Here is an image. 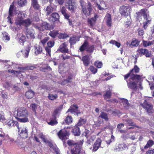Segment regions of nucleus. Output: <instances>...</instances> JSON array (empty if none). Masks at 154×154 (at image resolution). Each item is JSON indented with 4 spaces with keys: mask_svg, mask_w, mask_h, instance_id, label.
<instances>
[{
    "mask_svg": "<svg viewBox=\"0 0 154 154\" xmlns=\"http://www.w3.org/2000/svg\"><path fill=\"white\" fill-rule=\"evenodd\" d=\"M17 115L20 118H17L18 121L21 122H26L28 121L27 117L28 112L24 107L19 108L17 110Z\"/></svg>",
    "mask_w": 154,
    "mask_h": 154,
    "instance_id": "nucleus-1",
    "label": "nucleus"
},
{
    "mask_svg": "<svg viewBox=\"0 0 154 154\" xmlns=\"http://www.w3.org/2000/svg\"><path fill=\"white\" fill-rule=\"evenodd\" d=\"M84 142V140L80 141V144H77L74 147L71 148L70 151H67L68 154H85V151L82 149V146Z\"/></svg>",
    "mask_w": 154,
    "mask_h": 154,
    "instance_id": "nucleus-2",
    "label": "nucleus"
},
{
    "mask_svg": "<svg viewBox=\"0 0 154 154\" xmlns=\"http://www.w3.org/2000/svg\"><path fill=\"white\" fill-rule=\"evenodd\" d=\"M32 21V20L29 18L25 20L18 19L15 22V23L17 26H20L23 25L27 27L31 24Z\"/></svg>",
    "mask_w": 154,
    "mask_h": 154,
    "instance_id": "nucleus-3",
    "label": "nucleus"
},
{
    "mask_svg": "<svg viewBox=\"0 0 154 154\" xmlns=\"http://www.w3.org/2000/svg\"><path fill=\"white\" fill-rule=\"evenodd\" d=\"M20 136L23 138H26L28 135V131L25 126H22L20 127L17 126Z\"/></svg>",
    "mask_w": 154,
    "mask_h": 154,
    "instance_id": "nucleus-4",
    "label": "nucleus"
},
{
    "mask_svg": "<svg viewBox=\"0 0 154 154\" xmlns=\"http://www.w3.org/2000/svg\"><path fill=\"white\" fill-rule=\"evenodd\" d=\"M66 6L71 12L74 11L76 8L75 3L73 0H67L66 2Z\"/></svg>",
    "mask_w": 154,
    "mask_h": 154,
    "instance_id": "nucleus-5",
    "label": "nucleus"
},
{
    "mask_svg": "<svg viewBox=\"0 0 154 154\" xmlns=\"http://www.w3.org/2000/svg\"><path fill=\"white\" fill-rule=\"evenodd\" d=\"M57 134L60 138L62 140L67 139L68 138V133L65 129L60 130Z\"/></svg>",
    "mask_w": 154,
    "mask_h": 154,
    "instance_id": "nucleus-6",
    "label": "nucleus"
},
{
    "mask_svg": "<svg viewBox=\"0 0 154 154\" xmlns=\"http://www.w3.org/2000/svg\"><path fill=\"white\" fill-rule=\"evenodd\" d=\"M130 8L129 6H123L120 8V12L122 15L126 16L128 15L129 13Z\"/></svg>",
    "mask_w": 154,
    "mask_h": 154,
    "instance_id": "nucleus-7",
    "label": "nucleus"
},
{
    "mask_svg": "<svg viewBox=\"0 0 154 154\" xmlns=\"http://www.w3.org/2000/svg\"><path fill=\"white\" fill-rule=\"evenodd\" d=\"M151 21V18L148 15V16H144L143 21V27L146 29L150 23Z\"/></svg>",
    "mask_w": 154,
    "mask_h": 154,
    "instance_id": "nucleus-8",
    "label": "nucleus"
},
{
    "mask_svg": "<svg viewBox=\"0 0 154 154\" xmlns=\"http://www.w3.org/2000/svg\"><path fill=\"white\" fill-rule=\"evenodd\" d=\"M82 12L85 14L86 16H89L92 10L91 5L90 2H89L88 4V7L87 8L86 7L82 8Z\"/></svg>",
    "mask_w": 154,
    "mask_h": 154,
    "instance_id": "nucleus-9",
    "label": "nucleus"
},
{
    "mask_svg": "<svg viewBox=\"0 0 154 154\" xmlns=\"http://www.w3.org/2000/svg\"><path fill=\"white\" fill-rule=\"evenodd\" d=\"M78 108V107L76 105H73L70 106V108L66 112V113L70 112L74 114L75 115H78L79 113H80V112H77Z\"/></svg>",
    "mask_w": 154,
    "mask_h": 154,
    "instance_id": "nucleus-10",
    "label": "nucleus"
},
{
    "mask_svg": "<svg viewBox=\"0 0 154 154\" xmlns=\"http://www.w3.org/2000/svg\"><path fill=\"white\" fill-rule=\"evenodd\" d=\"M41 27L36 26L35 27L40 31H44L45 30H48L50 29L49 25L47 22H44L41 24Z\"/></svg>",
    "mask_w": 154,
    "mask_h": 154,
    "instance_id": "nucleus-11",
    "label": "nucleus"
},
{
    "mask_svg": "<svg viewBox=\"0 0 154 154\" xmlns=\"http://www.w3.org/2000/svg\"><path fill=\"white\" fill-rule=\"evenodd\" d=\"M98 17V15L95 14L93 17L88 19V25L90 27H92L96 23V20Z\"/></svg>",
    "mask_w": 154,
    "mask_h": 154,
    "instance_id": "nucleus-12",
    "label": "nucleus"
},
{
    "mask_svg": "<svg viewBox=\"0 0 154 154\" xmlns=\"http://www.w3.org/2000/svg\"><path fill=\"white\" fill-rule=\"evenodd\" d=\"M67 44L64 42L60 46L57 51H60L63 53H68V49L67 48Z\"/></svg>",
    "mask_w": 154,
    "mask_h": 154,
    "instance_id": "nucleus-13",
    "label": "nucleus"
},
{
    "mask_svg": "<svg viewBox=\"0 0 154 154\" xmlns=\"http://www.w3.org/2000/svg\"><path fill=\"white\" fill-rule=\"evenodd\" d=\"M59 18V16L58 13H54L51 14L49 17V20L53 22H54L57 21Z\"/></svg>",
    "mask_w": 154,
    "mask_h": 154,
    "instance_id": "nucleus-14",
    "label": "nucleus"
},
{
    "mask_svg": "<svg viewBox=\"0 0 154 154\" xmlns=\"http://www.w3.org/2000/svg\"><path fill=\"white\" fill-rule=\"evenodd\" d=\"M101 141V140L100 138H98L97 140L93 146V151H96L98 149L100 146Z\"/></svg>",
    "mask_w": 154,
    "mask_h": 154,
    "instance_id": "nucleus-15",
    "label": "nucleus"
},
{
    "mask_svg": "<svg viewBox=\"0 0 154 154\" xmlns=\"http://www.w3.org/2000/svg\"><path fill=\"white\" fill-rule=\"evenodd\" d=\"M143 107L149 113H151L152 111V106L151 104L148 103L146 102L144 103Z\"/></svg>",
    "mask_w": 154,
    "mask_h": 154,
    "instance_id": "nucleus-16",
    "label": "nucleus"
},
{
    "mask_svg": "<svg viewBox=\"0 0 154 154\" xmlns=\"http://www.w3.org/2000/svg\"><path fill=\"white\" fill-rule=\"evenodd\" d=\"M14 11V6L13 5H11L9 9V15L8 17V21H9L10 23L12 24V23L11 20V17L14 16L13 13Z\"/></svg>",
    "mask_w": 154,
    "mask_h": 154,
    "instance_id": "nucleus-17",
    "label": "nucleus"
},
{
    "mask_svg": "<svg viewBox=\"0 0 154 154\" xmlns=\"http://www.w3.org/2000/svg\"><path fill=\"white\" fill-rule=\"evenodd\" d=\"M146 9H143L140 10L139 12H137L136 13L137 18L138 19L142 16H143V18H144V16H148V15H147L146 13Z\"/></svg>",
    "mask_w": 154,
    "mask_h": 154,
    "instance_id": "nucleus-18",
    "label": "nucleus"
},
{
    "mask_svg": "<svg viewBox=\"0 0 154 154\" xmlns=\"http://www.w3.org/2000/svg\"><path fill=\"white\" fill-rule=\"evenodd\" d=\"M128 87L131 89L136 90L137 89V84L134 81H131L127 82Z\"/></svg>",
    "mask_w": 154,
    "mask_h": 154,
    "instance_id": "nucleus-19",
    "label": "nucleus"
},
{
    "mask_svg": "<svg viewBox=\"0 0 154 154\" xmlns=\"http://www.w3.org/2000/svg\"><path fill=\"white\" fill-rule=\"evenodd\" d=\"M17 39L20 43H23L25 42L26 39L25 36L22 33H18L17 37Z\"/></svg>",
    "mask_w": 154,
    "mask_h": 154,
    "instance_id": "nucleus-20",
    "label": "nucleus"
},
{
    "mask_svg": "<svg viewBox=\"0 0 154 154\" xmlns=\"http://www.w3.org/2000/svg\"><path fill=\"white\" fill-rule=\"evenodd\" d=\"M82 60L83 62V64L85 66H88L90 63V59L89 57L87 55L85 56L82 57Z\"/></svg>",
    "mask_w": 154,
    "mask_h": 154,
    "instance_id": "nucleus-21",
    "label": "nucleus"
},
{
    "mask_svg": "<svg viewBox=\"0 0 154 154\" xmlns=\"http://www.w3.org/2000/svg\"><path fill=\"white\" fill-rule=\"evenodd\" d=\"M106 24L108 26H111L112 24L111 15L109 14H107L105 17Z\"/></svg>",
    "mask_w": 154,
    "mask_h": 154,
    "instance_id": "nucleus-22",
    "label": "nucleus"
},
{
    "mask_svg": "<svg viewBox=\"0 0 154 154\" xmlns=\"http://www.w3.org/2000/svg\"><path fill=\"white\" fill-rule=\"evenodd\" d=\"M32 6L35 9L39 10L40 8V6L38 3L37 0H31Z\"/></svg>",
    "mask_w": 154,
    "mask_h": 154,
    "instance_id": "nucleus-23",
    "label": "nucleus"
},
{
    "mask_svg": "<svg viewBox=\"0 0 154 154\" xmlns=\"http://www.w3.org/2000/svg\"><path fill=\"white\" fill-rule=\"evenodd\" d=\"M77 125H75L72 130V132L74 135L78 136L80 134V131L79 128Z\"/></svg>",
    "mask_w": 154,
    "mask_h": 154,
    "instance_id": "nucleus-24",
    "label": "nucleus"
},
{
    "mask_svg": "<svg viewBox=\"0 0 154 154\" xmlns=\"http://www.w3.org/2000/svg\"><path fill=\"white\" fill-rule=\"evenodd\" d=\"M15 13L17 14V18L16 20V21L18 19L23 20L25 17L26 14L24 12L19 11V13H17L16 11H14Z\"/></svg>",
    "mask_w": 154,
    "mask_h": 154,
    "instance_id": "nucleus-25",
    "label": "nucleus"
},
{
    "mask_svg": "<svg viewBox=\"0 0 154 154\" xmlns=\"http://www.w3.org/2000/svg\"><path fill=\"white\" fill-rule=\"evenodd\" d=\"M89 43L86 40H85L83 45L81 46L79 49V50L81 52H82L84 51L85 49L87 48L88 47Z\"/></svg>",
    "mask_w": 154,
    "mask_h": 154,
    "instance_id": "nucleus-26",
    "label": "nucleus"
},
{
    "mask_svg": "<svg viewBox=\"0 0 154 154\" xmlns=\"http://www.w3.org/2000/svg\"><path fill=\"white\" fill-rule=\"evenodd\" d=\"M121 100L122 101L123 106L126 109H128L130 106V105L128 103L127 100L124 98L121 99Z\"/></svg>",
    "mask_w": 154,
    "mask_h": 154,
    "instance_id": "nucleus-27",
    "label": "nucleus"
},
{
    "mask_svg": "<svg viewBox=\"0 0 154 154\" xmlns=\"http://www.w3.org/2000/svg\"><path fill=\"white\" fill-rule=\"evenodd\" d=\"M34 95V92L32 90H29L26 92L25 96L28 99H31Z\"/></svg>",
    "mask_w": 154,
    "mask_h": 154,
    "instance_id": "nucleus-28",
    "label": "nucleus"
},
{
    "mask_svg": "<svg viewBox=\"0 0 154 154\" xmlns=\"http://www.w3.org/2000/svg\"><path fill=\"white\" fill-rule=\"evenodd\" d=\"M99 117L104 119L106 121H107L109 120L107 114L103 112H101Z\"/></svg>",
    "mask_w": 154,
    "mask_h": 154,
    "instance_id": "nucleus-29",
    "label": "nucleus"
},
{
    "mask_svg": "<svg viewBox=\"0 0 154 154\" xmlns=\"http://www.w3.org/2000/svg\"><path fill=\"white\" fill-rule=\"evenodd\" d=\"M142 78V76L138 75H135L133 74H132L130 76V79L133 80H139L141 79Z\"/></svg>",
    "mask_w": 154,
    "mask_h": 154,
    "instance_id": "nucleus-30",
    "label": "nucleus"
},
{
    "mask_svg": "<svg viewBox=\"0 0 154 154\" xmlns=\"http://www.w3.org/2000/svg\"><path fill=\"white\" fill-rule=\"evenodd\" d=\"M63 107L62 105H60L54 111L53 116L54 117L56 118L57 116H58V114L59 113V111L61 110Z\"/></svg>",
    "mask_w": 154,
    "mask_h": 154,
    "instance_id": "nucleus-31",
    "label": "nucleus"
},
{
    "mask_svg": "<svg viewBox=\"0 0 154 154\" xmlns=\"http://www.w3.org/2000/svg\"><path fill=\"white\" fill-rule=\"evenodd\" d=\"M143 45L144 47H146L147 46H150L153 44V42L149 41H143Z\"/></svg>",
    "mask_w": 154,
    "mask_h": 154,
    "instance_id": "nucleus-32",
    "label": "nucleus"
},
{
    "mask_svg": "<svg viewBox=\"0 0 154 154\" xmlns=\"http://www.w3.org/2000/svg\"><path fill=\"white\" fill-rule=\"evenodd\" d=\"M79 38L77 37H73L70 38L69 39V42L71 45H72L75 44L77 41L79 40Z\"/></svg>",
    "mask_w": 154,
    "mask_h": 154,
    "instance_id": "nucleus-33",
    "label": "nucleus"
},
{
    "mask_svg": "<svg viewBox=\"0 0 154 154\" xmlns=\"http://www.w3.org/2000/svg\"><path fill=\"white\" fill-rule=\"evenodd\" d=\"M96 136L95 135H92L87 140L86 143L87 144L89 145L92 144Z\"/></svg>",
    "mask_w": 154,
    "mask_h": 154,
    "instance_id": "nucleus-34",
    "label": "nucleus"
},
{
    "mask_svg": "<svg viewBox=\"0 0 154 154\" xmlns=\"http://www.w3.org/2000/svg\"><path fill=\"white\" fill-rule=\"evenodd\" d=\"M42 51V48L41 47L38 45L35 47V53L36 55L41 54Z\"/></svg>",
    "mask_w": 154,
    "mask_h": 154,
    "instance_id": "nucleus-35",
    "label": "nucleus"
},
{
    "mask_svg": "<svg viewBox=\"0 0 154 154\" xmlns=\"http://www.w3.org/2000/svg\"><path fill=\"white\" fill-rule=\"evenodd\" d=\"M57 97L58 96L56 94H49L48 96V98L51 100H54L56 99Z\"/></svg>",
    "mask_w": 154,
    "mask_h": 154,
    "instance_id": "nucleus-36",
    "label": "nucleus"
},
{
    "mask_svg": "<svg viewBox=\"0 0 154 154\" xmlns=\"http://www.w3.org/2000/svg\"><path fill=\"white\" fill-rule=\"evenodd\" d=\"M53 9L54 8L51 6H48L45 10V11L46 12V15L48 16L49 15L50 13L53 11Z\"/></svg>",
    "mask_w": 154,
    "mask_h": 154,
    "instance_id": "nucleus-37",
    "label": "nucleus"
},
{
    "mask_svg": "<svg viewBox=\"0 0 154 154\" xmlns=\"http://www.w3.org/2000/svg\"><path fill=\"white\" fill-rule=\"evenodd\" d=\"M67 144L71 147V148L76 146L78 144L76 143L72 140H69L67 142Z\"/></svg>",
    "mask_w": 154,
    "mask_h": 154,
    "instance_id": "nucleus-38",
    "label": "nucleus"
},
{
    "mask_svg": "<svg viewBox=\"0 0 154 154\" xmlns=\"http://www.w3.org/2000/svg\"><path fill=\"white\" fill-rule=\"evenodd\" d=\"M154 144V141L152 140H149L147 142L144 148L145 149L148 148Z\"/></svg>",
    "mask_w": 154,
    "mask_h": 154,
    "instance_id": "nucleus-39",
    "label": "nucleus"
},
{
    "mask_svg": "<svg viewBox=\"0 0 154 154\" xmlns=\"http://www.w3.org/2000/svg\"><path fill=\"white\" fill-rule=\"evenodd\" d=\"M125 122H126L127 124H128V126H136V127H137V126L135 125V124L133 122L131 119H127L125 120Z\"/></svg>",
    "mask_w": 154,
    "mask_h": 154,
    "instance_id": "nucleus-40",
    "label": "nucleus"
},
{
    "mask_svg": "<svg viewBox=\"0 0 154 154\" xmlns=\"http://www.w3.org/2000/svg\"><path fill=\"white\" fill-rule=\"evenodd\" d=\"M111 92L110 91H106L105 94L104 95L105 99H106L111 98Z\"/></svg>",
    "mask_w": 154,
    "mask_h": 154,
    "instance_id": "nucleus-41",
    "label": "nucleus"
},
{
    "mask_svg": "<svg viewBox=\"0 0 154 154\" xmlns=\"http://www.w3.org/2000/svg\"><path fill=\"white\" fill-rule=\"evenodd\" d=\"M58 34V32L57 30H53L49 33V35L52 37L55 38Z\"/></svg>",
    "mask_w": 154,
    "mask_h": 154,
    "instance_id": "nucleus-42",
    "label": "nucleus"
},
{
    "mask_svg": "<svg viewBox=\"0 0 154 154\" xmlns=\"http://www.w3.org/2000/svg\"><path fill=\"white\" fill-rule=\"evenodd\" d=\"M139 44V42L137 40H133L130 44V46L132 47V46H137Z\"/></svg>",
    "mask_w": 154,
    "mask_h": 154,
    "instance_id": "nucleus-43",
    "label": "nucleus"
},
{
    "mask_svg": "<svg viewBox=\"0 0 154 154\" xmlns=\"http://www.w3.org/2000/svg\"><path fill=\"white\" fill-rule=\"evenodd\" d=\"M86 121V120L85 119H80L76 125L78 126L82 125L85 123Z\"/></svg>",
    "mask_w": 154,
    "mask_h": 154,
    "instance_id": "nucleus-44",
    "label": "nucleus"
},
{
    "mask_svg": "<svg viewBox=\"0 0 154 154\" xmlns=\"http://www.w3.org/2000/svg\"><path fill=\"white\" fill-rule=\"evenodd\" d=\"M73 119L71 116H67L65 119L66 123L69 125L72 122Z\"/></svg>",
    "mask_w": 154,
    "mask_h": 154,
    "instance_id": "nucleus-45",
    "label": "nucleus"
},
{
    "mask_svg": "<svg viewBox=\"0 0 154 154\" xmlns=\"http://www.w3.org/2000/svg\"><path fill=\"white\" fill-rule=\"evenodd\" d=\"M3 35V39L5 40H7L8 41L10 40V37L8 35V34L6 32H5L2 33Z\"/></svg>",
    "mask_w": 154,
    "mask_h": 154,
    "instance_id": "nucleus-46",
    "label": "nucleus"
},
{
    "mask_svg": "<svg viewBox=\"0 0 154 154\" xmlns=\"http://www.w3.org/2000/svg\"><path fill=\"white\" fill-rule=\"evenodd\" d=\"M26 3V0H18V5L21 6H24Z\"/></svg>",
    "mask_w": 154,
    "mask_h": 154,
    "instance_id": "nucleus-47",
    "label": "nucleus"
},
{
    "mask_svg": "<svg viewBox=\"0 0 154 154\" xmlns=\"http://www.w3.org/2000/svg\"><path fill=\"white\" fill-rule=\"evenodd\" d=\"M140 71V68L137 65H135L134 68L131 71V73L134 72L136 73H138Z\"/></svg>",
    "mask_w": 154,
    "mask_h": 154,
    "instance_id": "nucleus-48",
    "label": "nucleus"
},
{
    "mask_svg": "<svg viewBox=\"0 0 154 154\" xmlns=\"http://www.w3.org/2000/svg\"><path fill=\"white\" fill-rule=\"evenodd\" d=\"M119 145L121 151H122L128 149V146L124 143L119 144Z\"/></svg>",
    "mask_w": 154,
    "mask_h": 154,
    "instance_id": "nucleus-49",
    "label": "nucleus"
},
{
    "mask_svg": "<svg viewBox=\"0 0 154 154\" xmlns=\"http://www.w3.org/2000/svg\"><path fill=\"white\" fill-rule=\"evenodd\" d=\"M55 118L54 117V119H51L50 121L48 123V124L51 125H53L57 124V122Z\"/></svg>",
    "mask_w": 154,
    "mask_h": 154,
    "instance_id": "nucleus-50",
    "label": "nucleus"
},
{
    "mask_svg": "<svg viewBox=\"0 0 154 154\" xmlns=\"http://www.w3.org/2000/svg\"><path fill=\"white\" fill-rule=\"evenodd\" d=\"M30 49V48L29 46L26 48L24 54V57L25 58H26L28 57Z\"/></svg>",
    "mask_w": 154,
    "mask_h": 154,
    "instance_id": "nucleus-51",
    "label": "nucleus"
},
{
    "mask_svg": "<svg viewBox=\"0 0 154 154\" xmlns=\"http://www.w3.org/2000/svg\"><path fill=\"white\" fill-rule=\"evenodd\" d=\"M110 43L113 45H115L118 48H119L121 46V44L120 43L114 40H111L110 42Z\"/></svg>",
    "mask_w": 154,
    "mask_h": 154,
    "instance_id": "nucleus-52",
    "label": "nucleus"
},
{
    "mask_svg": "<svg viewBox=\"0 0 154 154\" xmlns=\"http://www.w3.org/2000/svg\"><path fill=\"white\" fill-rule=\"evenodd\" d=\"M6 123L5 124H7L9 127L13 126L14 124L13 120L11 119L9 120L8 122L6 121Z\"/></svg>",
    "mask_w": 154,
    "mask_h": 154,
    "instance_id": "nucleus-53",
    "label": "nucleus"
},
{
    "mask_svg": "<svg viewBox=\"0 0 154 154\" xmlns=\"http://www.w3.org/2000/svg\"><path fill=\"white\" fill-rule=\"evenodd\" d=\"M68 37V35L65 33H60L59 35V38L60 39H64Z\"/></svg>",
    "mask_w": 154,
    "mask_h": 154,
    "instance_id": "nucleus-54",
    "label": "nucleus"
},
{
    "mask_svg": "<svg viewBox=\"0 0 154 154\" xmlns=\"http://www.w3.org/2000/svg\"><path fill=\"white\" fill-rule=\"evenodd\" d=\"M94 50V47L93 45H91L88 46L87 49V51L89 53H92Z\"/></svg>",
    "mask_w": 154,
    "mask_h": 154,
    "instance_id": "nucleus-55",
    "label": "nucleus"
},
{
    "mask_svg": "<svg viewBox=\"0 0 154 154\" xmlns=\"http://www.w3.org/2000/svg\"><path fill=\"white\" fill-rule=\"evenodd\" d=\"M33 29H30L27 28L26 29V35L27 38H29V35L31 33V32H33Z\"/></svg>",
    "mask_w": 154,
    "mask_h": 154,
    "instance_id": "nucleus-56",
    "label": "nucleus"
},
{
    "mask_svg": "<svg viewBox=\"0 0 154 154\" xmlns=\"http://www.w3.org/2000/svg\"><path fill=\"white\" fill-rule=\"evenodd\" d=\"M131 24V19L129 18V19H127V20L125 23V26L126 27H129Z\"/></svg>",
    "mask_w": 154,
    "mask_h": 154,
    "instance_id": "nucleus-57",
    "label": "nucleus"
},
{
    "mask_svg": "<svg viewBox=\"0 0 154 154\" xmlns=\"http://www.w3.org/2000/svg\"><path fill=\"white\" fill-rule=\"evenodd\" d=\"M30 107L31 108V109H32V110L34 112H36V109L37 108V105L35 103L31 104L30 105Z\"/></svg>",
    "mask_w": 154,
    "mask_h": 154,
    "instance_id": "nucleus-58",
    "label": "nucleus"
},
{
    "mask_svg": "<svg viewBox=\"0 0 154 154\" xmlns=\"http://www.w3.org/2000/svg\"><path fill=\"white\" fill-rule=\"evenodd\" d=\"M146 51H147V49H146L140 48L137 50V51L139 53L143 55L144 54Z\"/></svg>",
    "mask_w": 154,
    "mask_h": 154,
    "instance_id": "nucleus-59",
    "label": "nucleus"
},
{
    "mask_svg": "<svg viewBox=\"0 0 154 154\" xmlns=\"http://www.w3.org/2000/svg\"><path fill=\"white\" fill-rule=\"evenodd\" d=\"M95 65L98 68H100L102 66V63L101 62H96L94 63Z\"/></svg>",
    "mask_w": 154,
    "mask_h": 154,
    "instance_id": "nucleus-60",
    "label": "nucleus"
},
{
    "mask_svg": "<svg viewBox=\"0 0 154 154\" xmlns=\"http://www.w3.org/2000/svg\"><path fill=\"white\" fill-rule=\"evenodd\" d=\"M89 69L94 74L96 73L97 71V69L92 66L90 67Z\"/></svg>",
    "mask_w": 154,
    "mask_h": 154,
    "instance_id": "nucleus-61",
    "label": "nucleus"
},
{
    "mask_svg": "<svg viewBox=\"0 0 154 154\" xmlns=\"http://www.w3.org/2000/svg\"><path fill=\"white\" fill-rule=\"evenodd\" d=\"M144 55H145L146 57H152L151 52L147 50V51H146Z\"/></svg>",
    "mask_w": 154,
    "mask_h": 154,
    "instance_id": "nucleus-62",
    "label": "nucleus"
},
{
    "mask_svg": "<svg viewBox=\"0 0 154 154\" xmlns=\"http://www.w3.org/2000/svg\"><path fill=\"white\" fill-rule=\"evenodd\" d=\"M36 68V66L35 65H29L26 66L27 70H32L34 69L35 68Z\"/></svg>",
    "mask_w": 154,
    "mask_h": 154,
    "instance_id": "nucleus-63",
    "label": "nucleus"
},
{
    "mask_svg": "<svg viewBox=\"0 0 154 154\" xmlns=\"http://www.w3.org/2000/svg\"><path fill=\"white\" fill-rule=\"evenodd\" d=\"M17 69H19L20 72L21 73L26 70V66L25 67L18 66L17 67Z\"/></svg>",
    "mask_w": 154,
    "mask_h": 154,
    "instance_id": "nucleus-64",
    "label": "nucleus"
}]
</instances>
